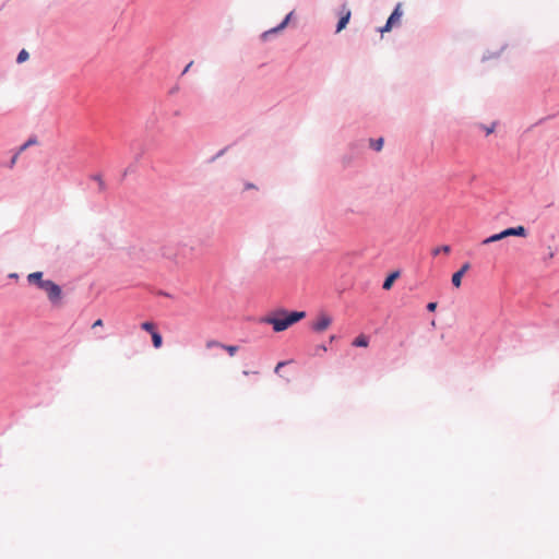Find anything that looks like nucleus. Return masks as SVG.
<instances>
[{
    "mask_svg": "<svg viewBox=\"0 0 559 559\" xmlns=\"http://www.w3.org/2000/svg\"><path fill=\"white\" fill-rule=\"evenodd\" d=\"M493 131V128H488L487 129V134L491 133Z\"/></svg>",
    "mask_w": 559,
    "mask_h": 559,
    "instance_id": "28",
    "label": "nucleus"
},
{
    "mask_svg": "<svg viewBox=\"0 0 559 559\" xmlns=\"http://www.w3.org/2000/svg\"><path fill=\"white\" fill-rule=\"evenodd\" d=\"M221 348L225 349L229 356H235L237 350H238V347L237 346H234V345H224L221 346Z\"/></svg>",
    "mask_w": 559,
    "mask_h": 559,
    "instance_id": "18",
    "label": "nucleus"
},
{
    "mask_svg": "<svg viewBox=\"0 0 559 559\" xmlns=\"http://www.w3.org/2000/svg\"><path fill=\"white\" fill-rule=\"evenodd\" d=\"M97 180H98V186L103 189L104 188V181L97 177Z\"/></svg>",
    "mask_w": 559,
    "mask_h": 559,
    "instance_id": "27",
    "label": "nucleus"
},
{
    "mask_svg": "<svg viewBox=\"0 0 559 559\" xmlns=\"http://www.w3.org/2000/svg\"><path fill=\"white\" fill-rule=\"evenodd\" d=\"M193 64V62L191 61L183 70V74L188 72V70H190L191 66Z\"/></svg>",
    "mask_w": 559,
    "mask_h": 559,
    "instance_id": "26",
    "label": "nucleus"
},
{
    "mask_svg": "<svg viewBox=\"0 0 559 559\" xmlns=\"http://www.w3.org/2000/svg\"><path fill=\"white\" fill-rule=\"evenodd\" d=\"M353 346L355 347H368L369 345V336L366 335V334H360L358 335L354 341H353Z\"/></svg>",
    "mask_w": 559,
    "mask_h": 559,
    "instance_id": "8",
    "label": "nucleus"
},
{
    "mask_svg": "<svg viewBox=\"0 0 559 559\" xmlns=\"http://www.w3.org/2000/svg\"><path fill=\"white\" fill-rule=\"evenodd\" d=\"M28 58H29L28 52L25 49H22L17 55L16 62L22 63V62L26 61Z\"/></svg>",
    "mask_w": 559,
    "mask_h": 559,
    "instance_id": "17",
    "label": "nucleus"
},
{
    "mask_svg": "<svg viewBox=\"0 0 559 559\" xmlns=\"http://www.w3.org/2000/svg\"><path fill=\"white\" fill-rule=\"evenodd\" d=\"M436 308H437V304H436V302H429V304L427 305V309H428L429 311H435V310H436Z\"/></svg>",
    "mask_w": 559,
    "mask_h": 559,
    "instance_id": "24",
    "label": "nucleus"
},
{
    "mask_svg": "<svg viewBox=\"0 0 559 559\" xmlns=\"http://www.w3.org/2000/svg\"><path fill=\"white\" fill-rule=\"evenodd\" d=\"M286 364H287L286 361H281V362H278V364L276 365V367H275V370H274V371H275V373L280 374V370H281V368H282V367H284Z\"/></svg>",
    "mask_w": 559,
    "mask_h": 559,
    "instance_id": "23",
    "label": "nucleus"
},
{
    "mask_svg": "<svg viewBox=\"0 0 559 559\" xmlns=\"http://www.w3.org/2000/svg\"><path fill=\"white\" fill-rule=\"evenodd\" d=\"M39 288L44 290L52 305H60L62 290L59 285L50 280L39 283Z\"/></svg>",
    "mask_w": 559,
    "mask_h": 559,
    "instance_id": "2",
    "label": "nucleus"
},
{
    "mask_svg": "<svg viewBox=\"0 0 559 559\" xmlns=\"http://www.w3.org/2000/svg\"><path fill=\"white\" fill-rule=\"evenodd\" d=\"M214 346H215V347H221V346H223V344H222V343H219V342H217V341H209V342L206 343V347H207V348H211V347H214Z\"/></svg>",
    "mask_w": 559,
    "mask_h": 559,
    "instance_id": "21",
    "label": "nucleus"
},
{
    "mask_svg": "<svg viewBox=\"0 0 559 559\" xmlns=\"http://www.w3.org/2000/svg\"><path fill=\"white\" fill-rule=\"evenodd\" d=\"M251 188H253V185H248L247 186V189H251Z\"/></svg>",
    "mask_w": 559,
    "mask_h": 559,
    "instance_id": "29",
    "label": "nucleus"
},
{
    "mask_svg": "<svg viewBox=\"0 0 559 559\" xmlns=\"http://www.w3.org/2000/svg\"><path fill=\"white\" fill-rule=\"evenodd\" d=\"M332 319L330 316L322 313L312 323V329L317 332H323L331 325Z\"/></svg>",
    "mask_w": 559,
    "mask_h": 559,
    "instance_id": "4",
    "label": "nucleus"
},
{
    "mask_svg": "<svg viewBox=\"0 0 559 559\" xmlns=\"http://www.w3.org/2000/svg\"><path fill=\"white\" fill-rule=\"evenodd\" d=\"M36 143L35 139H29L27 142H25L22 146H20L19 151L22 153L24 152L28 146Z\"/></svg>",
    "mask_w": 559,
    "mask_h": 559,
    "instance_id": "19",
    "label": "nucleus"
},
{
    "mask_svg": "<svg viewBox=\"0 0 559 559\" xmlns=\"http://www.w3.org/2000/svg\"><path fill=\"white\" fill-rule=\"evenodd\" d=\"M97 326H103V320H102V319L96 320V321L93 323V325H92V328H93V329H94V328H97Z\"/></svg>",
    "mask_w": 559,
    "mask_h": 559,
    "instance_id": "25",
    "label": "nucleus"
},
{
    "mask_svg": "<svg viewBox=\"0 0 559 559\" xmlns=\"http://www.w3.org/2000/svg\"><path fill=\"white\" fill-rule=\"evenodd\" d=\"M27 282L29 284H35L39 287L40 282H46V280H43V273L41 272H34L27 275Z\"/></svg>",
    "mask_w": 559,
    "mask_h": 559,
    "instance_id": "9",
    "label": "nucleus"
},
{
    "mask_svg": "<svg viewBox=\"0 0 559 559\" xmlns=\"http://www.w3.org/2000/svg\"><path fill=\"white\" fill-rule=\"evenodd\" d=\"M343 9L345 12L337 23V27H336L337 33H340L342 29H344L346 27V25L350 19V15H352L350 10L346 9L345 7Z\"/></svg>",
    "mask_w": 559,
    "mask_h": 559,
    "instance_id": "7",
    "label": "nucleus"
},
{
    "mask_svg": "<svg viewBox=\"0 0 559 559\" xmlns=\"http://www.w3.org/2000/svg\"><path fill=\"white\" fill-rule=\"evenodd\" d=\"M502 235L504 236V238L510 236L525 237L526 229L523 226L511 227L502 230Z\"/></svg>",
    "mask_w": 559,
    "mask_h": 559,
    "instance_id": "6",
    "label": "nucleus"
},
{
    "mask_svg": "<svg viewBox=\"0 0 559 559\" xmlns=\"http://www.w3.org/2000/svg\"><path fill=\"white\" fill-rule=\"evenodd\" d=\"M504 239V236L502 235V231L499 233V234H495L486 239L483 240V245H489L491 242H496V241H499V240H502Z\"/></svg>",
    "mask_w": 559,
    "mask_h": 559,
    "instance_id": "12",
    "label": "nucleus"
},
{
    "mask_svg": "<svg viewBox=\"0 0 559 559\" xmlns=\"http://www.w3.org/2000/svg\"><path fill=\"white\" fill-rule=\"evenodd\" d=\"M152 342L155 348H159L163 344L162 335L156 331L152 334Z\"/></svg>",
    "mask_w": 559,
    "mask_h": 559,
    "instance_id": "14",
    "label": "nucleus"
},
{
    "mask_svg": "<svg viewBox=\"0 0 559 559\" xmlns=\"http://www.w3.org/2000/svg\"><path fill=\"white\" fill-rule=\"evenodd\" d=\"M382 145H383V139H378L376 142H371V146L376 151H380L382 148Z\"/></svg>",
    "mask_w": 559,
    "mask_h": 559,
    "instance_id": "20",
    "label": "nucleus"
},
{
    "mask_svg": "<svg viewBox=\"0 0 559 559\" xmlns=\"http://www.w3.org/2000/svg\"><path fill=\"white\" fill-rule=\"evenodd\" d=\"M399 272L391 273L383 282V289L389 290L392 287L394 281L399 277Z\"/></svg>",
    "mask_w": 559,
    "mask_h": 559,
    "instance_id": "10",
    "label": "nucleus"
},
{
    "mask_svg": "<svg viewBox=\"0 0 559 559\" xmlns=\"http://www.w3.org/2000/svg\"><path fill=\"white\" fill-rule=\"evenodd\" d=\"M471 265L468 262L464 263L461 269L455 272L453 275H452V284L454 287L459 288L461 286V283H462V277L464 276V274L469 270Z\"/></svg>",
    "mask_w": 559,
    "mask_h": 559,
    "instance_id": "5",
    "label": "nucleus"
},
{
    "mask_svg": "<svg viewBox=\"0 0 559 559\" xmlns=\"http://www.w3.org/2000/svg\"><path fill=\"white\" fill-rule=\"evenodd\" d=\"M141 328H142V330L151 333V335L156 332L155 324L153 322H150V321L143 322L141 324Z\"/></svg>",
    "mask_w": 559,
    "mask_h": 559,
    "instance_id": "15",
    "label": "nucleus"
},
{
    "mask_svg": "<svg viewBox=\"0 0 559 559\" xmlns=\"http://www.w3.org/2000/svg\"><path fill=\"white\" fill-rule=\"evenodd\" d=\"M305 317L306 312L304 311L287 312L285 310H281L275 312L273 316L265 318L264 322L271 324L275 332H282Z\"/></svg>",
    "mask_w": 559,
    "mask_h": 559,
    "instance_id": "1",
    "label": "nucleus"
},
{
    "mask_svg": "<svg viewBox=\"0 0 559 559\" xmlns=\"http://www.w3.org/2000/svg\"><path fill=\"white\" fill-rule=\"evenodd\" d=\"M20 154H21V152H20V151H17V152L13 155V157L11 158V162H10V167H11V168L15 165V163H16V160H17V158H19Z\"/></svg>",
    "mask_w": 559,
    "mask_h": 559,
    "instance_id": "22",
    "label": "nucleus"
},
{
    "mask_svg": "<svg viewBox=\"0 0 559 559\" xmlns=\"http://www.w3.org/2000/svg\"><path fill=\"white\" fill-rule=\"evenodd\" d=\"M450 251H451L450 246L444 245V246L435 248L431 253H432V255H438L440 253L449 254Z\"/></svg>",
    "mask_w": 559,
    "mask_h": 559,
    "instance_id": "13",
    "label": "nucleus"
},
{
    "mask_svg": "<svg viewBox=\"0 0 559 559\" xmlns=\"http://www.w3.org/2000/svg\"><path fill=\"white\" fill-rule=\"evenodd\" d=\"M171 250H173L171 246L162 247L163 257L173 260L175 258V254L171 252Z\"/></svg>",
    "mask_w": 559,
    "mask_h": 559,
    "instance_id": "16",
    "label": "nucleus"
},
{
    "mask_svg": "<svg viewBox=\"0 0 559 559\" xmlns=\"http://www.w3.org/2000/svg\"><path fill=\"white\" fill-rule=\"evenodd\" d=\"M290 16H292V13H289V14L285 17V20H284V21H283V22L277 26V27H274V28H272V29H270V31L265 32V33L263 34V37H266L269 34H274V33H277V32L282 31L283 28H285V27H286V25H287V23H288V21H289V19H290Z\"/></svg>",
    "mask_w": 559,
    "mask_h": 559,
    "instance_id": "11",
    "label": "nucleus"
},
{
    "mask_svg": "<svg viewBox=\"0 0 559 559\" xmlns=\"http://www.w3.org/2000/svg\"><path fill=\"white\" fill-rule=\"evenodd\" d=\"M402 17L401 4H397L390 17L386 21V24L380 29L381 33L390 32L391 28L399 24Z\"/></svg>",
    "mask_w": 559,
    "mask_h": 559,
    "instance_id": "3",
    "label": "nucleus"
}]
</instances>
